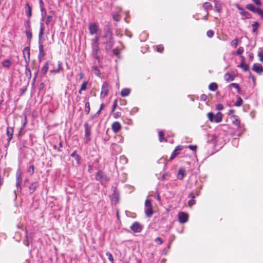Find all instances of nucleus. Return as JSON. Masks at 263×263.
Masks as SVG:
<instances>
[{
    "instance_id": "nucleus-20",
    "label": "nucleus",
    "mask_w": 263,
    "mask_h": 263,
    "mask_svg": "<svg viewBox=\"0 0 263 263\" xmlns=\"http://www.w3.org/2000/svg\"><path fill=\"white\" fill-rule=\"evenodd\" d=\"M111 202L115 204L117 203L119 201V194L117 193L115 190L110 196Z\"/></svg>"
},
{
    "instance_id": "nucleus-44",
    "label": "nucleus",
    "mask_w": 263,
    "mask_h": 263,
    "mask_svg": "<svg viewBox=\"0 0 263 263\" xmlns=\"http://www.w3.org/2000/svg\"><path fill=\"white\" fill-rule=\"evenodd\" d=\"M90 104L88 101L86 102L85 104V111L86 114H88L90 112Z\"/></svg>"
},
{
    "instance_id": "nucleus-42",
    "label": "nucleus",
    "mask_w": 263,
    "mask_h": 263,
    "mask_svg": "<svg viewBox=\"0 0 263 263\" xmlns=\"http://www.w3.org/2000/svg\"><path fill=\"white\" fill-rule=\"evenodd\" d=\"M41 23H43V21L45 20V17H46V14H47V12H46V9H42V10H41Z\"/></svg>"
},
{
    "instance_id": "nucleus-29",
    "label": "nucleus",
    "mask_w": 263,
    "mask_h": 263,
    "mask_svg": "<svg viewBox=\"0 0 263 263\" xmlns=\"http://www.w3.org/2000/svg\"><path fill=\"white\" fill-rule=\"evenodd\" d=\"M58 67L57 69H52V70H50V72L51 73H58L59 72V71H60V70L62 68V62L59 61L58 62Z\"/></svg>"
},
{
    "instance_id": "nucleus-31",
    "label": "nucleus",
    "mask_w": 263,
    "mask_h": 263,
    "mask_svg": "<svg viewBox=\"0 0 263 263\" xmlns=\"http://www.w3.org/2000/svg\"><path fill=\"white\" fill-rule=\"evenodd\" d=\"M237 100L236 102L234 103V105L235 106H240L242 105L243 103V100L241 99V98L240 96H238V95L236 96Z\"/></svg>"
},
{
    "instance_id": "nucleus-37",
    "label": "nucleus",
    "mask_w": 263,
    "mask_h": 263,
    "mask_svg": "<svg viewBox=\"0 0 263 263\" xmlns=\"http://www.w3.org/2000/svg\"><path fill=\"white\" fill-rule=\"evenodd\" d=\"M241 15L243 16L246 18H250L251 17V15L248 11L245 10L243 11H241L240 12Z\"/></svg>"
},
{
    "instance_id": "nucleus-38",
    "label": "nucleus",
    "mask_w": 263,
    "mask_h": 263,
    "mask_svg": "<svg viewBox=\"0 0 263 263\" xmlns=\"http://www.w3.org/2000/svg\"><path fill=\"white\" fill-rule=\"evenodd\" d=\"M199 191L198 190H196L195 192H191L189 197L191 198L195 199L196 196H199Z\"/></svg>"
},
{
    "instance_id": "nucleus-5",
    "label": "nucleus",
    "mask_w": 263,
    "mask_h": 263,
    "mask_svg": "<svg viewBox=\"0 0 263 263\" xmlns=\"http://www.w3.org/2000/svg\"><path fill=\"white\" fill-rule=\"evenodd\" d=\"M96 179L103 184L104 182L108 181L109 178L103 171L99 170L96 175Z\"/></svg>"
},
{
    "instance_id": "nucleus-60",
    "label": "nucleus",
    "mask_w": 263,
    "mask_h": 263,
    "mask_svg": "<svg viewBox=\"0 0 263 263\" xmlns=\"http://www.w3.org/2000/svg\"><path fill=\"white\" fill-rule=\"evenodd\" d=\"M231 45L234 47H236L238 46V39L237 38L231 42Z\"/></svg>"
},
{
    "instance_id": "nucleus-54",
    "label": "nucleus",
    "mask_w": 263,
    "mask_h": 263,
    "mask_svg": "<svg viewBox=\"0 0 263 263\" xmlns=\"http://www.w3.org/2000/svg\"><path fill=\"white\" fill-rule=\"evenodd\" d=\"M145 206L146 208H149V207H150V208L153 207L151 200L148 199H146V200L145 201Z\"/></svg>"
},
{
    "instance_id": "nucleus-36",
    "label": "nucleus",
    "mask_w": 263,
    "mask_h": 263,
    "mask_svg": "<svg viewBox=\"0 0 263 263\" xmlns=\"http://www.w3.org/2000/svg\"><path fill=\"white\" fill-rule=\"evenodd\" d=\"M91 70L96 76H99L100 75V70L98 66H92L91 67Z\"/></svg>"
},
{
    "instance_id": "nucleus-61",
    "label": "nucleus",
    "mask_w": 263,
    "mask_h": 263,
    "mask_svg": "<svg viewBox=\"0 0 263 263\" xmlns=\"http://www.w3.org/2000/svg\"><path fill=\"white\" fill-rule=\"evenodd\" d=\"M163 49L164 48L162 45H159L157 47V51L160 53L162 52Z\"/></svg>"
},
{
    "instance_id": "nucleus-56",
    "label": "nucleus",
    "mask_w": 263,
    "mask_h": 263,
    "mask_svg": "<svg viewBox=\"0 0 263 263\" xmlns=\"http://www.w3.org/2000/svg\"><path fill=\"white\" fill-rule=\"evenodd\" d=\"M118 105V100L117 99H115L113 102V105H112V109H111V112H113L115 111L117 106Z\"/></svg>"
},
{
    "instance_id": "nucleus-21",
    "label": "nucleus",
    "mask_w": 263,
    "mask_h": 263,
    "mask_svg": "<svg viewBox=\"0 0 263 263\" xmlns=\"http://www.w3.org/2000/svg\"><path fill=\"white\" fill-rule=\"evenodd\" d=\"M214 3L216 11L218 13H220L222 9V3L218 0H214Z\"/></svg>"
},
{
    "instance_id": "nucleus-18",
    "label": "nucleus",
    "mask_w": 263,
    "mask_h": 263,
    "mask_svg": "<svg viewBox=\"0 0 263 263\" xmlns=\"http://www.w3.org/2000/svg\"><path fill=\"white\" fill-rule=\"evenodd\" d=\"M186 174V170L184 168H180L177 173V178L178 179L182 180Z\"/></svg>"
},
{
    "instance_id": "nucleus-35",
    "label": "nucleus",
    "mask_w": 263,
    "mask_h": 263,
    "mask_svg": "<svg viewBox=\"0 0 263 263\" xmlns=\"http://www.w3.org/2000/svg\"><path fill=\"white\" fill-rule=\"evenodd\" d=\"M203 8L208 11L209 9H212L213 6L212 4L209 2H205L203 4Z\"/></svg>"
},
{
    "instance_id": "nucleus-2",
    "label": "nucleus",
    "mask_w": 263,
    "mask_h": 263,
    "mask_svg": "<svg viewBox=\"0 0 263 263\" xmlns=\"http://www.w3.org/2000/svg\"><path fill=\"white\" fill-rule=\"evenodd\" d=\"M22 171L19 168L17 170L16 172V190H14L13 193L14 200L16 199L17 194L16 192L21 193L22 192Z\"/></svg>"
},
{
    "instance_id": "nucleus-22",
    "label": "nucleus",
    "mask_w": 263,
    "mask_h": 263,
    "mask_svg": "<svg viewBox=\"0 0 263 263\" xmlns=\"http://www.w3.org/2000/svg\"><path fill=\"white\" fill-rule=\"evenodd\" d=\"M130 230H141L142 226L137 221L134 222L130 227Z\"/></svg>"
},
{
    "instance_id": "nucleus-52",
    "label": "nucleus",
    "mask_w": 263,
    "mask_h": 263,
    "mask_svg": "<svg viewBox=\"0 0 263 263\" xmlns=\"http://www.w3.org/2000/svg\"><path fill=\"white\" fill-rule=\"evenodd\" d=\"M164 134L163 131L159 132V140L160 142H162L164 140Z\"/></svg>"
},
{
    "instance_id": "nucleus-19",
    "label": "nucleus",
    "mask_w": 263,
    "mask_h": 263,
    "mask_svg": "<svg viewBox=\"0 0 263 263\" xmlns=\"http://www.w3.org/2000/svg\"><path fill=\"white\" fill-rule=\"evenodd\" d=\"M70 157L74 159L76 161V163L77 165H80L81 164V158L79 155L77 154L76 151H74L71 155Z\"/></svg>"
},
{
    "instance_id": "nucleus-9",
    "label": "nucleus",
    "mask_w": 263,
    "mask_h": 263,
    "mask_svg": "<svg viewBox=\"0 0 263 263\" xmlns=\"http://www.w3.org/2000/svg\"><path fill=\"white\" fill-rule=\"evenodd\" d=\"M13 133H14V129L13 127L8 126L7 128V135L8 137L7 139V144L5 145V146L6 147L7 145H9L10 141L12 140L13 136Z\"/></svg>"
},
{
    "instance_id": "nucleus-49",
    "label": "nucleus",
    "mask_w": 263,
    "mask_h": 263,
    "mask_svg": "<svg viewBox=\"0 0 263 263\" xmlns=\"http://www.w3.org/2000/svg\"><path fill=\"white\" fill-rule=\"evenodd\" d=\"M244 52V48L243 47H239L236 51V54L238 55H242L241 54Z\"/></svg>"
},
{
    "instance_id": "nucleus-23",
    "label": "nucleus",
    "mask_w": 263,
    "mask_h": 263,
    "mask_svg": "<svg viewBox=\"0 0 263 263\" xmlns=\"http://www.w3.org/2000/svg\"><path fill=\"white\" fill-rule=\"evenodd\" d=\"M112 130H113V132L114 133H118L121 129V124L120 123L118 122V121H116V122H115L112 124Z\"/></svg>"
},
{
    "instance_id": "nucleus-13",
    "label": "nucleus",
    "mask_w": 263,
    "mask_h": 263,
    "mask_svg": "<svg viewBox=\"0 0 263 263\" xmlns=\"http://www.w3.org/2000/svg\"><path fill=\"white\" fill-rule=\"evenodd\" d=\"M39 186V183L37 181L32 182L29 186V193L32 194Z\"/></svg>"
},
{
    "instance_id": "nucleus-32",
    "label": "nucleus",
    "mask_w": 263,
    "mask_h": 263,
    "mask_svg": "<svg viewBox=\"0 0 263 263\" xmlns=\"http://www.w3.org/2000/svg\"><path fill=\"white\" fill-rule=\"evenodd\" d=\"M217 88L218 85L215 82L211 83L209 86V89L213 91H216L217 89Z\"/></svg>"
},
{
    "instance_id": "nucleus-39",
    "label": "nucleus",
    "mask_w": 263,
    "mask_h": 263,
    "mask_svg": "<svg viewBox=\"0 0 263 263\" xmlns=\"http://www.w3.org/2000/svg\"><path fill=\"white\" fill-rule=\"evenodd\" d=\"M27 173L29 174L30 176H32L34 172V167L33 165H29L27 168Z\"/></svg>"
},
{
    "instance_id": "nucleus-46",
    "label": "nucleus",
    "mask_w": 263,
    "mask_h": 263,
    "mask_svg": "<svg viewBox=\"0 0 263 263\" xmlns=\"http://www.w3.org/2000/svg\"><path fill=\"white\" fill-rule=\"evenodd\" d=\"M259 23L257 22H254L253 24L252 25V28H253V32H255L258 27H259Z\"/></svg>"
},
{
    "instance_id": "nucleus-28",
    "label": "nucleus",
    "mask_w": 263,
    "mask_h": 263,
    "mask_svg": "<svg viewBox=\"0 0 263 263\" xmlns=\"http://www.w3.org/2000/svg\"><path fill=\"white\" fill-rule=\"evenodd\" d=\"M101 38L100 35H96L91 41V45H99V40Z\"/></svg>"
},
{
    "instance_id": "nucleus-24",
    "label": "nucleus",
    "mask_w": 263,
    "mask_h": 263,
    "mask_svg": "<svg viewBox=\"0 0 263 263\" xmlns=\"http://www.w3.org/2000/svg\"><path fill=\"white\" fill-rule=\"evenodd\" d=\"M224 79L226 81L229 82L234 81L235 79V76L234 75L231 74L229 72H227L224 76Z\"/></svg>"
},
{
    "instance_id": "nucleus-34",
    "label": "nucleus",
    "mask_w": 263,
    "mask_h": 263,
    "mask_svg": "<svg viewBox=\"0 0 263 263\" xmlns=\"http://www.w3.org/2000/svg\"><path fill=\"white\" fill-rule=\"evenodd\" d=\"M48 68H49V65H48V62H47L45 63V64L43 65L42 68V70H41V73L43 74H45L46 73V72H47L48 71Z\"/></svg>"
},
{
    "instance_id": "nucleus-58",
    "label": "nucleus",
    "mask_w": 263,
    "mask_h": 263,
    "mask_svg": "<svg viewBox=\"0 0 263 263\" xmlns=\"http://www.w3.org/2000/svg\"><path fill=\"white\" fill-rule=\"evenodd\" d=\"M214 32L212 30H209L206 32V35L209 37H212L214 36Z\"/></svg>"
},
{
    "instance_id": "nucleus-41",
    "label": "nucleus",
    "mask_w": 263,
    "mask_h": 263,
    "mask_svg": "<svg viewBox=\"0 0 263 263\" xmlns=\"http://www.w3.org/2000/svg\"><path fill=\"white\" fill-rule=\"evenodd\" d=\"M246 8L247 9H248V10H249L251 11H252V12H253V13H254V12H255V10H256V9H257V8H256L255 7V6H254L253 4H249L247 5H246Z\"/></svg>"
},
{
    "instance_id": "nucleus-25",
    "label": "nucleus",
    "mask_w": 263,
    "mask_h": 263,
    "mask_svg": "<svg viewBox=\"0 0 263 263\" xmlns=\"http://www.w3.org/2000/svg\"><path fill=\"white\" fill-rule=\"evenodd\" d=\"M222 114L220 112H218L215 115H214V120L213 122H220L222 121Z\"/></svg>"
},
{
    "instance_id": "nucleus-62",
    "label": "nucleus",
    "mask_w": 263,
    "mask_h": 263,
    "mask_svg": "<svg viewBox=\"0 0 263 263\" xmlns=\"http://www.w3.org/2000/svg\"><path fill=\"white\" fill-rule=\"evenodd\" d=\"M216 108L218 110H221L223 109V105L221 103H219L216 105Z\"/></svg>"
},
{
    "instance_id": "nucleus-51",
    "label": "nucleus",
    "mask_w": 263,
    "mask_h": 263,
    "mask_svg": "<svg viewBox=\"0 0 263 263\" xmlns=\"http://www.w3.org/2000/svg\"><path fill=\"white\" fill-rule=\"evenodd\" d=\"M11 65V62L9 60L4 61L3 62V66L6 68H9Z\"/></svg>"
},
{
    "instance_id": "nucleus-64",
    "label": "nucleus",
    "mask_w": 263,
    "mask_h": 263,
    "mask_svg": "<svg viewBox=\"0 0 263 263\" xmlns=\"http://www.w3.org/2000/svg\"><path fill=\"white\" fill-rule=\"evenodd\" d=\"M258 57L259 58V61L263 63V53L259 52L258 53Z\"/></svg>"
},
{
    "instance_id": "nucleus-55",
    "label": "nucleus",
    "mask_w": 263,
    "mask_h": 263,
    "mask_svg": "<svg viewBox=\"0 0 263 263\" xmlns=\"http://www.w3.org/2000/svg\"><path fill=\"white\" fill-rule=\"evenodd\" d=\"M53 17L52 15H48L45 21V23L47 25H48L49 23L52 21Z\"/></svg>"
},
{
    "instance_id": "nucleus-4",
    "label": "nucleus",
    "mask_w": 263,
    "mask_h": 263,
    "mask_svg": "<svg viewBox=\"0 0 263 263\" xmlns=\"http://www.w3.org/2000/svg\"><path fill=\"white\" fill-rule=\"evenodd\" d=\"M91 57L98 61L99 64L100 63V56L101 53L100 47L99 45H91Z\"/></svg>"
},
{
    "instance_id": "nucleus-57",
    "label": "nucleus",
    "mask_w": 263,
    "mask_h": 263,
    "mask_svg": "<svg viewBox=\"0 0 263 263\" xmlns=\"http://www.w3.org/2000/svg\"><path fill=\"white\" fill-rule=\"evenodd\" d=\"M87 82L84 81L81 86V90H85L87 88Z\"/></svg>"
},
{
    "instance_id": "nucleus-14",
    "label": "nucleus",
    "mask_w": 263,
    "mask_h": 263,
    "mask_svg": "<svg viewBox=\"0 0 263 263\" xmlns=\"http://www.w3.org/2000/svg\"><path fill=\"white\" fill-rule=\"evenodd\" d=\"M103 34L113 35L111 25L109 23H108L104 26L103 29Z\"/></svg>"
},
{
    "instance_id": "nucleus-53",
    "label": "nucleus",
    "mask_w": 263,
    "mask_h": 263,
    "mask_svg": "<svg viewBox=\"0 0 263 263\" xmlns=\"http://www.w3.org/2000/svg\"><path fill=\"white\" fill-rule=\"evenodd\" d=\"M112 17H113V19L116 21V22H118L119 21V15L116 13V12H112Z\"/></svg>"
},
{
    "instance_id": "nucleus-43",
    "label": "nucleus",
    "mask_w": 263,
    "mask_h": 263,
    "mask_svg": "<svg viewBox=\"0 0 263 263\" xmlns=\"http://www.w3.org/2000/svg\"><path fill=\"white\" fill-rule=\"evenodd\" d=\"M25 34L27 38V40L29 42H30L32 38L31 30L25 31Z\"/></svg>"
},
{
    "instance_id": "nucleus-30",
    "label": "nucleus",
    "mask_w": 263,
    "mask_h": 263,
    "mask_svg": "<svg viewBox=\"0 0 263 263\" xmlns=\"http://www.w3.org/2000/svg\"><path fill=\"white\" fill-rule=\"evenodd\" d=\"M25 31L31 30V23L30 19L28 18L24 23Z\"/></svg>"
},
{
    "instance_id": "nucleus-3",
    "label": "nucleus",
    "mask_w": 263,
    "mask_h": 263,
    "mask_svg": "<svg viewBox=\"0 0 263 263\" xmlns=\"http://www.w3.org/2000/svg\"><path fill=\"white\" fill-rule=\"evenodd\" d=\"M45 30L44 24L43 23H40V28L39 33V54L45 55L46 53L44 50L43 36Z\"/></svg>"
},
{
    "instance_id": "nucleus-27",
    "label": "nucleus",
    "mask_w": 263,
    "mask_h": 263,
    "mask_svg": "<svg viewBox=\"0 0 263 263\" xmlns=\"http://www.w3.org/2000/svg\"><path fill=\"white\" fill-rule=\"evenodd\" d=\"M153 213H154V211L153 209V207L147 208L145 209V214L147 217H152Z\"/></svg>"
},
{
    "instance_id": "nucleus-1",
    "label": "nucleus",
    "mask_w": 263,
    "mask_h": 263,
    "mask_svg": "<svg viewBox=\"0 0 263 263\" xmlns=\"http://www.w3.org/2000/svg\"><path fill=\"white\" fill-rule=\"evenodd\" d=\"M103 41L102 44L105 46V49L106 51L110 50L114 46L115 41L113 35L103 34L101 36Z\"/></svg>"
},
{
    "instance_id": "nucleus-50",
    "label": "nucleus",
    "mask_w": 263,
    "mask_h": 263,
    "mask_svg": "<svg viewBox=\"0 0 263 263\" xmlns=\"http://www.w3.org/2000/svg\"><path fill=\"white\" fill-rule=\"evenodd\" d=\"M27 123V116L26 115H24V119L22 121V127H21V129H23L25 127Z\"/></svg>"
},
{
    "instance_id": "nucleus-45",
    "label": "nucleus",
    "mask_w": 263,
    "mask_h": 263,
    "mask_svg": "<svg viewBox=\"0 0 263 263\" xmlns=\"http://www.w3.org/2000/svg\"><path fill=\"white\" fill-rule=\"evenodd\" d=\"M254 13L258 14L260 16L261 19L263 20V10L262 9H261L260 8H257Z\"/></svg>"
},
{
    "instance_id": "nucleus-15",
    "label": "nucleus",
    "mask_w": 263,
    "mask_h": 263,
    "mask_svg": "<svg viewBox=\"0 0 263 263\" xmlns=\"http://www.w3.org/2000/svg\"><path fill=\"white\" fill-rule=\"evenodd\" d=\"M232 120V123L237 126V129L241 128L240 121L238 119V116L233 115L230 118Z\"/></svg>"
},
{
    "instance_id": "nucleus-7",
    "label": "nucleus",
    "mask_w": 263,
    "mask_h": 263,
    "mask_svg": "<svg viewBox=\"0 0 263 263\" xmlns=\"http://www.w3.org/2000/svg\"><path fill=\"white\" fill-rule=\"evenodd\" d=\"M88 30L91 35L97 34L99 30V27L96 23H90L89 24Z\"/></svg>"
},
{
    "instance_id": "nucleus-6",
    "label": "nucleus",
    "mask_w": 263,
    "mask_h": 263,
    "mask_svg": "<svg viewBox=\"0 0 263 263\" xmlns=\"http://www.w3.org/2000/svg\"><path fill=\"white\" fill-rule=\"evenodd\" d=\"M84 126L85 128V143H87L91 140V127L88 123H85Z\"/></svg>"
},
{
    "instance_id": "nucleus-16",
    "label": "nucleus",
    "mask_w": 263,
    "mask_h": 263,
    "mask_svg": "<svg viewBox=\"0 0 263 263\" xmlns=\"http://www.w3.org/2000/svg\"><path fill=\"white\" fill-rule=\"evenodd\" d=\"M182 149V146L180 145H178L176 146L175 148V149L173 151L172 153L171 156L169 160L172 161L173 160L177 155H179V152H178V151H180Z\"/></svg>"
},
{
    "instance_id": "nucleus-11",
    "label": "nucleus",
    "mask_w": 263,
    "mask_h": 263,
    "mask_svg": "<svg viewBox=\"0 0 263 263\" xmlns=\"http://www.w3.org/2000/svg\"><path fill=\"white\" fill-rule=\"evenodd\" d=\"M189 215L186 213L180 212L178 214L179 221L181 223L186 222L188 220Z\"/></svg>"
},
{
    "instance_id": "nucleus-26",
    "label": "nucleus",
    "mask_w": 263,
    "mask_h": 263,
    "mask_svg": "<svg viewBox=\"0 0 263 263\" xmlns=\"http://www.w3.org/2000/svg\"><path fill=\"white\" fill-rule=\"evenodd\" d=\"M130 92V89L127 88H123L121 91V96L122 97H125L128 96Z\"/></svg>"
},
{
    "instance_id": "nucleus-63",
    "label": "nucleus",
    "mask_w": 263,
    "mask_h": 263,
    "mask_svg": "<svg viewBox=\"0 0 263 263\" xmlns=\"http://www.w3.org/2000/svg\"><path fill=\"white\" fill-rule=\"evenodd\" d=\"M112 52L115 55L117 56H119L120 53L119 49H118V48L114 49L112 50Z\"/></svg>"
},
{
    "instance_id": "nucleus-59",
    "label": "nucleus",
    "mask_w": 263,
    "mask_h": 263,
    "mask_svg": "<svg viewBox=\"0 0 263 263\" xmlns=\"http://www.w3.org/2000/svg\"><path fill=\"white\" fill-rule=\"evenodd\" d=\"M138 110H139V108H138L137 107H133V108L131 109V110H130V114L131 115H134V114H135V113L137 112L138 111Z\"/></svg>"
},
{
    "instance_id": "nucleus-47",
    "label": "nucleus",
    "mask_w": 263,
    "mask_h": 263,
    "mask_svg": "<svg viewBox=\"0 0 263 263\" xmlns=\"http://www.w3.org/2000/svg\"><path fill=\"white\" fill-rule=\"evenodd\" d=\"M209 120L211 122H213L214 120V115L213 112H210L207 114Z\"/></svg>"
},
{
    "instance_id": "nucleus-12",
    "label": "nucleus",
    "mask_w": 263,
    "mask_h": 263,
    "mask_svg": "<svg viewBox=\"0 0 263 263\" xmlns=\"http://www.w3.org/2000/svg\"><path fill=\"white\" fill-rule=\"evenodd\" d=\"M25 12L28 18L30 19L32 16V8L27 2L24 7Z\"/></svg>"
},
{
    "instance_id": "nucleus-17",
    "label": "nucleus",
    "mask_w": 263,
    "mask_h": 263,
    "mask_svg": "<svg viewBox=\"0 0 263 263\" xmlns=\"http://www.w3.org/2000/svg\"><path fill=\"white\" fill-rule=\"evenodd\" d=\"M24 58H25V62H26L25 74H26V76L30 79L31 77V71L29 67V60H27V59L25 55H24Z\"/></svg>"
},
{
    "instance_id": "nucleus-10",
    "label": "nucleus",
    "mask_w": 263,
    "mask_h": 263,
    "mask_svg": "<svg viewBox=\"0 0 263 263\" xmlns=\"http://www.w3.org/2000/svg\"><path fill=\"white\" fill-rule=\"evenodd\" d=\"M252 70L257 74L261 75L263 72V67L261 64L254 63L252 67Z\"/></svg>"
},
{
    "instance_id": "nucleus-33",
    "label": "nucleus",
    "mask_w": 263,
    "mask_h": 263,
    "mask_svg": "<svg viewBox=\"0 0 263 263\" xmlns=\"http://www.w3.org/2000/svg\"><path fill=\"white\" fill-rule=\"evenodd\" d=\"M238 67H240L242 69V70L246 72L249 71V65L246 63L242 64V63H240L238 66Z\"/></svg>"
},
{
    "instance_id": "nucleus-40",
    "label": "nucleus",
    "mask_w": 263,
    "mask_h": 263,
    "mask_svg": "<svg viewBox=\"0 0 263 263\" xmlns=\"http://www.w3.org/2000/svg\"><path fill=\"white\" fill-rule=\"evenodd\" d=\"M25 53H27L28 55V59L27 60H29V62L30 61V47L29 46H27L24 48L23 50V54L25 55Z\"/></svg>"
},
{
    "instance_id": "nucleus-8",
    "label": "nucleus",
    "mask_w": 263,
    "mask_h": 263,
    "mask_svg": "<svg viewBox=\"0 0 263 263\" xmlns=\"http://www.w3.org/2000/svg\"><path fill=\"white\" fill-rule=\"evenodd\" d=\"M109 85L107 82H104L102 85L101 91L100 94V97L101 98H104L107 95L109 90Z\"/></svg>"
},
{
    "instance_id": "nucleus-48",
    "label": "nucleus",
    "mask_w": 263,
    "mask_h": 263,
    "mask_svg": "<svg viewBox=\"0 0 263 263\" xmlns=\"http://www.w3.org/2000/svg\"><path fill=\"white\" fill-rule=\"evenodd\" d=\"M106 255L108 257V259L110 263H114V259L112 254L110 252H107Z\"/></svg>"
}]
</instances>
